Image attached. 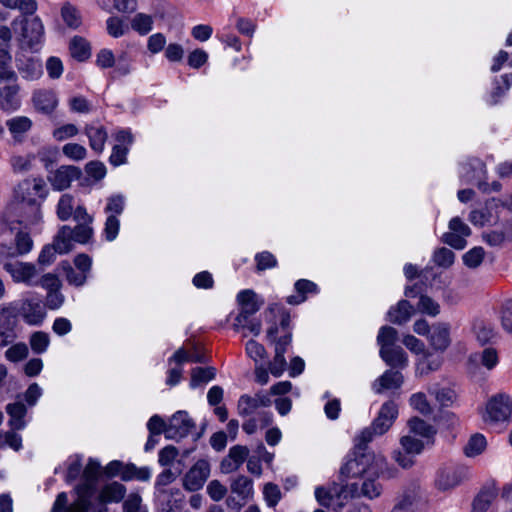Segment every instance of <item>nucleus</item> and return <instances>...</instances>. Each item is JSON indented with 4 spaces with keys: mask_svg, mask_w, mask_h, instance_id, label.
<instances>
[{
    "mask_svg": "<svg viewBox=\"0 0 512 512\" xmlns=\"http://www.w3.org/2000/svg\"><path fill=\"white\" fill-rule=\"evenodd\" d=\"M45 197V182L42 179H25L16 188L7 214L12 221L25 228L33 227L42 220L41 200Z\"/></svg>",
    "mask_w": 512,
    "mask_h": 512,
    "instance_id": "obj_1",
    "label": "nucleus"
},
{
    "mask_svg": "<svg viewBox=\"0 0 512 512\" xmlns=\"http://www.w3.org/2000/svg\"><path fill=\"white\" fill-rule=\"evenodd\" d=\"M361 483L351 482L341 486L340 490L335 488V492L339 497L344 499L365 497L375 499L382 493V486L375 478L363 477Z\"/></svg>",
    "mask_w": 512,
    "mask_h": 512,
    "instance_id": "obj_2",
    "label": "nucleus"
},
{
    "mask_svg": "<svg viewBox=\"0 0 512 512\" xmlns=\"http://www.w3.org/2000/svg\"><path fill=\"white\" fill-rule=\"evenodd\" d=\"M12 25L21 26L22 41L30 49H36L42 42L44 37V25L39 16L16 17L12 21Z\"/></svg>",
    "mask_w": 512,
    "mask_h": 512,
    "instance_id": "obj_3",
    "label": "nucleus"
},
{
    "mask_svg": "<svg viewBox=\"0 0 512 512\" xmlns=\"http://www.w3.org/2000/svg\"><path fill=\"white\" fill-rule=\"evenodd\" d=\"M512 413V402L509 396L497 394L490 398L486 404L483 419L485 422L497 423L506 421Z\"/></svg>",
    "mask_w": 512,
    "mask_h": 512,
    "instance_id": "obj_4",
    "label": "nucleus"
},
{
    "mask_svg": "<svg viewBox=\"0 0 512 512\" xmlns=\"http://www.w3.org/2000/svg\"><path fill=\"white\" fill-rule=\"evenodd\" d=\"M448 227L449 231L442 235L441 241L454 249H464L467 245L466 238L471 235L470 227L459 217H453Z\"/></svg>",
    "mask_w": 512,
    "mask_h": 512,
    "instance_id": "obj_5",
    "label": "nucleus"
},
{
    "mask_svg": "<svg viewBox=\"0 0 512 512\" xmlns=\"http://www.w3.org/2000/svg\"><path fill=\"white\" fill-rule=\"evenodd\" d=\"M210 475V465L206 460H198L185 474L183 487L191 492L201 489Z\"/></svg>",
    "mask_w": 512,
    "mask_h": 512,
    "instance_id": "obj_6",
    "label": "nucleus"
},
{
    "mask_svg": "<svg viewBox=\"0 0 512 512\" xmlns=\"http://www.w3.org/2000/svg\"><path fill=\"white\" fill-rule=\"evenodd\" d=\"M465 467H445L437 472L435 485L439 490L447 491L457 487L467 478Z\"/></svg>",
    "mask_w": 512,
    "mask_h": 512,
    "instance_id": "obj_7",
    "label": "nucleus"
},
{
    "mask_svg": "<svg viewBox=\"0 0 512 512\" xmlns=\"http://www.w3.org/2000/svg\"><path fill=\"white\" fill-rule=\"evenodd\" d=\"M195 423L186 411H177L169 419L166 430L167 439H178L186 437L194 428Z\"/></svg>",
    "mask_w": 512,
    "mask_h": 512,
    "instance_id": "obj_8",
    "label": "nucleus"
},
{
    "mask_svg": "<svg viewBox=\"0 0 512 512\" xmlns=\"http://www.w3.org/2000/svg\"><path fill=\"white\" fill-rule=\"evenodd\" d=\"M3 268L15 283H24L26 285H33V279L38 274L36 266L28 262H5Z\"/></svg>",
    "mask_w": 512,
    "mask_h": 512,
    "instance_id": "obj_9",
    "label": "nucleus"
},
{
    "mask_svg": "<svg viewBox=\"0 0 512 512\" xmlns=\"http://www.w3.org/2000/svg\"><path fill=\"white\" fill-rule=\"evenodd\" d=\"M365 461H367V465H365L364 477L375 478V477H386L393 478L396 475V469L389 468L386 462V459L380 455L372 452L364 453Z\"/></svg>",
    "mask_w": 512,
    "mask_h": 512,
    "instance_id": "obj_10",
    "label": "nucleus"
},
{
    "mask_svg": "<svg viewBox=\"0 0 512 512\" xmlns=\"http://www.w3.org/2000/svg\"><path fill=\"white\" fill-rule=\"evenodd\" d=\"M450 325L446 322H437L431 326L427 339L435 352L443 353L451 344Z\"/></svg>",
    "mask_w": 512,
    "mask_h": 512,
    "instance_id": "obj_11",
    "label": "nucleus"
},
{
    "mask_svg": "<svg viewBox=\"0 0 512 512\" xmlns=\"http://www.w3.org/2000/svg\"><path fill=\"white\" fill-rule=\"evenodd\" d=\"M19 311L25 322L30 325H39L46 316L41 300L32 297L22 300Z\"/></svg>",
    "mask_w": 512,
    "mask_h": 512,
    "instance_id": "obj_12",
    "label": "nucleus"
},
{
    "mask_svg": "<svg viewBox=\"0 0 512 512\" xmlns=\"http://www.w3.org/2000/svg\"><path fill=\"white\" fill-rule=\"evenodd\" d=\"M249 449L247 446L235 445L229 449L228 455L220 463V470L224 474L237 471L248 459Z\"/></svg>",
    "mask_w": 512,
    "mask_h": 512,
    "instance_id": "obj_13",
    "label": "nucleus"
},
{
    "mask_svg": "<svg viewBox=\"0 0 512 512\" xmlns=\"http://www.w3.org/2000/svg\"><path fill=\"white\" fill-rule=\"evenodd\" d=\"M17 69L20 76L26 81H37L43 75V64L35 56H23L17 59Z\"/></svg>",
    "mask_w": 512,
    "mask_h": 512,
    "instance_id": "obj_14",
    "label": "nucleus"
},
{
    "mask_svg": "<svg viewBox=\"0 0 512 512\" xmlns=\"http://www.w3.org/2000/svg\"><path fill=\"white\" fill-rule=\"evenodd\" d=\"M32 102L34 108L43 114H51L58 106L57 93L48 88H40L33 92Z\"/></svg>",
    "mask_w": 512,
    "mask_h": 512,
    "instance_id": "obj_15",
    "label": "nucleus"
},
{
    "mask_svg": "<svg viewBox=\"0 0 512 512\" xmlns=\"http://www.w3.org/2000/svg\"><path fill=\"white\" fill-rule=\"evenodd\" d=\"M271 399L268 394L257 393L254 396L242 395L237 404V410L240 416H250L260 407H268Z\"/></svg>",
    "mask_w": 512,
    "mask_h": 512,
    "instance_id": "obj_16",
    "label": "nucleus"
},
{
    "mask_svg": "<svg viewBox=\"0 0 512 512\" xmlns=\"http://www.w3.org/2000/svg\"><path fill=\"white\" fill-rule=\"evenodd\" d=\"M482 240L490 247H501L512 237V224L504 222L482 233Z\"/></svg>",
    "mask_w": 512,
    "mask_h": 512,
    "instance_id": "obj_17",
    "label": "nucleus"
},
{
    "mask_svg": "<svg viewBox=\"0 0 512 512\" xmlns=\"http://www.w3.org/2000/svg\"><path fill=\"white\" fill-rule=\"evenodd\" d=\"M398 414L397 406L394 402H386L381 407L378 417L372 423L374 434H384L393 424Z\"/></svg>",
    "mask_w": 512,
    "mask_h": 512,
    "instance_id": "obj_18",
    "label": "nucleus"
},
{
    "mask_svg": "<svg viewBox=\"0 0 512 512\" xmlns=\"http://www.w3.org/2000/svg\"><path fill=\"white\" fill-rule=\"evenodd\" d=\"M237 298L241 304V311L236 317V322H247L248 318L260 309L257 296L252 290H244L238 294Z\"/></svg>",
    "mask_w": 512,
    "mask_h": 512,
    "instance_id": "obj_19",
    "label": "nucleus"
},
{
    "mask_svg": "<svg viewBox=\"0 0 512 512\" xmlns=\"http://www.w3.org/2000/svg\"><path fill=\"white\" fill-rule=\"evenodd\" d=\"M14 243V248L2 246L0 255L7 257L25 255L30 252L33 247V240L30 237V234L21 230L16 233Z\"/></svg>",
    "mask_w": 512,
    "mask_h": 512,
    "instance_id": "obj_20",
    "label": "nucleus"
},
{
    "mask_svg": "<svg viewBox=\"0 0 512 512\" xmlns=\"http://www.w3.org/2000/svg\"><path fill=\"white\" fill-rule=\"evenodd\" d=\"M80 175V170L72 165H65L58 168L53 175L49 177L52 186L58 190L68 188L74 179Z\"/></svg>",
    "mask_w": 512,
    "mask_h": 512,
    "instance_id": "obj_21",
    "label": "nucleus"
},
{
    "mask_svg": "<svg viewBox=\"0 0 512 512\" xmlns=\"http://www.w3.org/2000/svg\"><path fill=\"white\" fill-rule=\"evenodd\" d=\"M402 383L403 375L399 371L387 370L374 381L372 388L377 394H381L385 390L398 389Z\"/></svg>",
    "mask_w": 512,
    "mask_h": 512,
    "instance_id": "obj_22",
    "label": "nucleus"
},
{
    "mask_svg": "<svg viewBox=\"0 0 512 512\" xmlns=\"http://www.w3.org/2000/svg\"><path fill=\"white\" fill-rule=\"evenodd\" d=\"M20 87L18 84L6 85L0 87V109L3 111H15L20 105L18 97Z\"/></svg>",
    "mask_w": 512,
    "mask_h": 512,
    "instance_id": "obj_23",
    "label": "nucleus"
},
{
    "mask_svg": "<svg viewBox=\"0 0 512 512\" xmlns=\"http://www.w3.org/2000/svg\"><path fill=\"white\" fill-rule=\"evenodd\" d=\"M125 494L126 487L123 484L114 481L102 487L98 495V499L101 504L112 502L118 503L123 500Z\"/></svg>",
    "mask_w": 512,
    "mask_h": 512,
    "instance_id": "obj_24",
    "label": "nucleus"
},
{
    "mask_svg": "<svg viewBox=\"0 0 512 512\" xmlns=\"http://www.w3.org/2000/svg\"><path fill=\"white\" fill-rule=\"evenodd\" d=\"M414 313V308L407 300H401L398 304L391 308L388 312L389 321L402 325L406 323Z\"/></svg>",
    "mask_w": 512,
    "mask_h": 512,
    "instance_id": "obj_25",
    "label": "nucleus"
},
{
    "mask_svg": "<svg viewBox=\"0 0 512 512\" xmlns=\"http://www.w3.org/2000/svg\"><path fill=\"white\" fill-rule=\"evenodd\" d=\"M6 412L10 416L9 426L13 430H21L25 427L24 417L27 413L26 406L22 402L10 403L6 406Z\"/></svg>",
    "mask_w": 512,
    "mask_h": 512,
    "instance_id": "obj_26",
    "label": "nucleus"
},
{
    "mask_svg": "<svg viewBox=\"0 0 512 512\" xmlns=\"http://www.w3.org/2000/svg\"><path fill=\"white\" fill-rule=\"evenodd\" d=\"M381 358L391 367L403 368L407 365V356L400 346L380 350Z\"/></svg>",
    "mask_w": 512,
    "mask_h": 512,
    "instance_id": "obj_27",
    "label": "nucleus"
},
{
    "mask_svg": "<svg viewBox=\"0 0 512 512\" xmlns=\"http://www.w3.org/2000/svg\"><path fill=\"white\" fill-rule=\"evenodd\" d=\"M230 489L246 501L253 496V481L245 475H238L231 481Z\"/></svg>",
    "mask_w": 512,
    "mask_h": 512,
    "instance_id": "obj_28",
    "label": "nucleus"
},
{
    "mask_svg": "<svg viewBox=\"0 0 512 512\" xmlns=\"http://www.w3.org/2000/svg\"><path fill=\"white\" fill-rule=\"evenodd\" d=\"M367 461H365L364 453L356 456L353 459L348 460L340 470L342 476L345 477H364V467Z\"/></svg>",
    "mask_w": 512,
    "mask_h": 512,
    "instance_id": "obj_29",
    "label": "nucleus"
},
{
    "mask_svg": "<svg viewBox=\"0 0 512 512\" xmlns=\"http://www.w3.org/2000/svg\"><path fill=\"white\" fill-rule=\"evenodd\" d=\"M61 18L65 25L71 29H77L82 24L80 10L69 2L63 4L61 8Z\"/></svg>",
    "mask_w": 512,
    "mask_h": 512,
    "instance_id": "obj_30",
    "label": "nucleus"
},
{
    "mask_svg": "<svg viewBox=\"0 0 512 512\" xmlns=\"http://www.w3.org/2000/svg\"><path fill=\"white\" fill-rule=\"evenodd\" d=\"M116 139L118 143L113 147L109 160H125L128 153L127 144L132 143V135L129 131L122 130L117 133Z\"/></svg>",
    "mask_w": 512,
    "mask_h": 512,
    "instance_id": "obj_31",
    "label": "nucleus"
},
{
    "mask_svg": "<svg viewBox=\"0 0 512 512\" xmlns=\"http://www.w3.org/2000/svg\"><path fill=\"white\" fill-rule=\"evenodd\" d=\"M97 4L106 11L112 8L121 13H132L137 9L138 0H96Z\"/></svg>",
    "mask_w": 512,
    "mask_h": 512,
    "instance_id": "obj_32",
    "label": "nucleus"
},
{
    "mask_svg": "<svg viewBox=\"0 0 512 512\" xmlns=\"http://www.w3.org/2000/svg\"><path fill=\"white\" fill-rule=\"evenodd\" d=\"M497 496L494 487L483 488L473 502V512H486Z\"/></svg>",
    "mask_w": 512,
    "mask_h": 512,
    "instance_id": "obj_33",
    "label": "nucleus"
},
{
    "mask_svg": "<svg viewBox=\"0 0 512 512\" xmlns=\"http://www.w3.org/2000/svg\"><path fill=\"white\" fill-rule=\"evenodd\" d=\"M72 228L63 226L56 235L53 246L59 254L68 253L73 248Z\"/></svg>",
    "mask_w": 512,
    "mask_h": 512,
    "instance_id": "obj_34",
    "label": "nucleus"
},
{
    "mask_svg": "<svg viewBox=\"0 0 512 512\" xmlns=\"http://www.w3.org/2000/svg\"><path fill=\"white\" fill-rule=\"evenodd\" d=\"M86 135L90 140V146L93 150L101 152L104 149L107 133L102 126H87Z\"/></svg>",
    "mask_w": 512,
    "mask_h": 512,
    "instance_id": "obj_35",
    "label": "nucleus"
},
{
    "mask_svg": "<svg viewBox=\"0 0 512 512\" xmlns=\"http://www.w3.org/2000/svg\"><path fill=\"white\" fill-rule=\"evenodd\" d=\"M272 423V415L268 412H260L256 416L250 417L246 420L242 429L249 435L254 434L258 427L261 428L269 426Z\"/></svg>",
    "mask_w": 512,
    "mask_h": 512,
    "instance_id": "obj_36",
    "label": "nucleus"
},
{
    "mask_svg": "<svg viewBox=\"0 0 512 512\" xmlns=\"http://www.w3.org/2000/svg\"><path fill=\"white\" fill-rule=\"evenodd\" d=\"M154 18L146 13H137L131 19V27L140 35H147L153 29Z\"/></svg>",
    "mask_w": 512,
    "mask_h": 512,
    "instance_id": "obj_37",
    "label": "nucleus"
},
{
    "mask_svg": "<svg viewBox=\"0 0 512 512\" xmlns=\"http://www.w3.org/2000/svg\"><path fill=\"white\" fill-rule=\"evenodd\" d=\"M150 477L151 471L148 467H137L132 463L124 465V470L122 473L123 481H131L133 479L139 481H148Z\"/></svg>",
    "mask_w": 512,
    "mask_h": 512,
    "instance_id": "obj_38",
    "label": "nucleus"
},
{
    "mask_svg": "<svg viewBox=\"0 0 512 512\" xmlns=\"http://www.w3.org/2000/svg\"><path fill=\"white\" fill-rule=\"evenodd\" d=\"M7 126L14 138L22 136L32 127V121L26 116H17L7 121Z\"/></svg>",
    "mask_w": 512,
    "mask_h": 512,
    "instance_id": "obj_39",
    "label": "nucleus"
},
{
    "mask_svg": "<svg viewBox=\"0 0 512 512\" xmlns=\"http://www.w3.org/2000/svg\"><path fill=\"white\" fill-rule=\"evenodd\" d=\"M70 52L73 58L84 61L90 56V45L84 38L75 36L70 42Z\"/></svg>",
    "mask_w": 512,
    "mask_h": 512,
    "instance_id": "obj_40",
    "label": "nucleus"
},
{
    "mask_svg": "<svg viewBox=\"0 0 512 512\" xmlns=\"http://www.w3.org/2000/svg\"><path fill=\"white\" fill-rule=\"evenodd\" d=\"M441 407H451L457 400V393L450 387H441L430 390Z\"/></svg>",
    "mask_w": 512,
    "mask_h": 512,
    "instance_id": "obj_41",
    "label": "nucleus"
},
{
    "mask_svg": "<svg viewBox=\"0 0 512 512\" xmlns=\"http://www.w3.org/2000/svg\"><path fill=\"white\" fill-rule=\"evenodd\" d=\"M398 339V332L391 326H383L377 336V342L380 345V350H384L393 346Z\"/></svg>",
    "mask_w": 512,
    "mask_h": 512,
    "instance_id": "obj_42",
    "label": "nucleus"
},
{
    "mask_svg": "<svg viewBox=\"0 0 512 512\" xmlns=\"http://www.w3.org/2000/svg\"><path fill=\"white\" fill-rule=\"evenodd\" d=\"M216 370L213 367H196L191 372V387L195 388L201 383L214 379Z\"/></svg>",
    "mask_w": 512,
    "mask_h": 512,
    "instance_id": "obj_43",
    "label": "nucleus"
},
{
    "mask_svg": "<svg viewBox=\"0 0 512 512\" xmlns=\"http://www.w3.org/2000/svg\"><path fill=\"white\" fill-rule=\"evenodd\" d=\"M335 488L337 490H340L341 487L334 484L331 488L326 489L324 487H318L315 490V496L317 501L322 506L330 507L332 505V502L336 498L337 500L344 499V497H339L338 494L335 492Z\"/></svg>",
    "mask_w": 512,
    "mask_h": 512,
    "instance_id": "obj_44",
    "label": "nucleus"
},
{
    "mask_svg": "<svg viewBox=\"0 0 512 512\" xmlns=\"http://www.w3.org/2000/svg\"><path fill=\"white\" fill-rule=\"evenodd\" d=\"M487 442L483 435L475 434L470 437L468 443L464 447V453L468 457L480 455L486 448Z\"/></svg>",
    "mask_w": 512,
    "mask_h": 512,
    "instance_id": "obj_45",
    "label": "nucleus"
},
{
    "mask_svg": "<svg viewBox=\"0 0 512 512\" xmlns=\"http://www.w3.org/2000/svg\"><path fill=\"white\" fill-rule=\"evenodd\" d=\"M500 325L509 335H512V298L503 302L499 311Z\"/></svg>",
    "mask_w": 512,
    "mask_h": 512,
    "instance_id": "obj_46",
    "label": "nucleus"
},
{
    "mask_svg": "<svg viewBox=\"0 0 512 512\" xmlns=\"http://www.w3.org/2000/svg\"><path fill=\"white\" fill-rule=\"evenodd\" d=\"M484 257V249L482 247H474L463 255L462 260L468 268L476 269L482 264Z\"/></svg>",
    "mask_w": 512,
    "mask_h": 512,
    "instance_id": "obj_47",
    "label": "nucleus"
},
{
    "mask_svg": "<svg viewBox=\"0 0 512 512\" xmlns=\"http://www.w3.org/2000/svg\"><path fill=\"white\" fill-rule=\"evenodd\" d=\"M410 431L422 437L429 438L435 434L433 427L424 420L413 417L408 421Z\"/></svg>",
    "mask_w": 512,
    "mask_h": 512,
    "instance_id": "obj_48",
    "label": "nucleus"
},
{
    "mask_svg": "<svg viewBox=\"0 0 512 512\" xmlns=\"http://www.w3.org/2000/svg\"><path fill=\"white\" fill-rule=\"evenodd\" d=\"M410 405L424 416L430 415L433 409L423 392H418L410 397Z\"/></svg>",
    "mask_w": 512,
    "mask_h": 512,
    "instance_id": "obj_49",
    "label": "nucleus"
},
{
    "mask_svg": "<svg viewBox=\"0 0 512 512\" xmlns=\"http://www.w3.org/2000/svg\"><path fill=\"white\" fill-rule=\"evenodd\" d=\"M455 260V254L452 250L441 247L434 251L433 261L434 263L442 268H449Z\"/></svg>",
    "mask_w": 512,
    "mask_h": 512,
    "instance_id": "obj_50",
    "label": "nucleus"
},
{
    "mask_svg": "<svg viewBox=\"0 0 512 512\" xmlns=\"http://www.w3.org/2000/svg\"><path fill=\"white\" fill-rule=\"evenodd\" d=\"M418 311L432 317H436L440 313V305L427 295H421L418 305Z\"/></svg>",
    "mask_w": 512,
    "mask_h": 512,
    "instance_id": "obj_51",
    "label": "nucleus"
},
{
    "mask_svg": "<svg viewBox=\"0 0 512 512\" xmlns=\"http://www.w3.org/2000/svg\"><path fill=\"white\" fill-rule=\"evenodd\" d=\"M476 338L481 345L492 343L497 338L494 327L487 324H479L476 327Z\"/></svg>",
    "mask_w": 512,
    "mask_h": 512,
    "instance_id": "obj_52",
    "label": "nucleus"
},
{
    "mask_svg": "<svg viewBox=\"0 0 512 512\" xmlns=\"http://www.w3.org/2000/svg\"><path fill=\"white\" fill-rule=\"evenodd\" d=\"M9 446L15 451H19L22 448V438L18 435L15 430L0 432V447Z\"/></svg>",
    "mask_w": 512,
    "mask_h": 512,
    "instance_id": "obj_53",
    "label": "nucleus"
},
{
    "mask_svg": "<svg viewBox=\"0 0 512 512\" xmlns=\"http://www.w3.org/2000/svg\"><path fill=\"white\" fill-rule=\"evenodd\" d=\"M49 336L47 333L42 331L34 332L30 337V346L31 349L37 353L41 354L46 351L49 345Z\"/></svg>",
    "mask_w": 512,
    "mask_h": 512,
    "instance_id": "obj_54",
    "label": "nucleus"
},
{
    "mask_svg": "<svg viewBox=\"0 0 512 512\" xmlns=\"http://www.w3.org/2000/svg\"><path fill=\"white\" fill-rule=\"evenodd\" d=\"M65 274L67 281L75 286H82L86 282L87 275L82 272H76L74 268L67 262H63L61 264Z\"/></svg>",
    "mask_w": 512,
    "mask_h": 512,
    "instance_id": "obj_55",
    "label": "nucleus"
},
{
    "mask_svg": "<svg viewBox=\"0 0 512 512\" xmlns=\"http://www.w3.org/2000/svg\"><path fill=\"white\" fill-rule=\"evenodd\" d=\"M284 354L285 353H283L282 348L279 347L278 349H275V356L273 361L269 364V370L275 377H279L286 369L287 363L284 358Z\"/></svg>",
    "mask_w": 512,
    "mask_h": 512,
    "instance_id": "obj_56",
    "label": "nucleus"
},
{
    "mask_svg": "<svg viewBox=\"0 0 512 512\" xmlns=\"http://www.w3.org/2000/svg\"><path fill=\"white\" fill-rule=\"evenodd\" d=\"M469 221L474 226L483 227L491 221V212L488 205L484 209H474L469 214Z\"/></svg>",
    "mask_w": 512,
    "mask_h": 512,
    "instance_id": "obj_57",
    "label": "nucleus"
},
{
    "mask_svg": "<svg viewBox=\"0 0 512 512\" xmlns=\"http://www.w3.org/2000/svg\"><path fill=\"white\" fill-rule=\"evenodd\" d=\"M28 356V347L24 343H17L5 352V357L11 362H18Z\"/></svg>",
    "mask_w": 512,
    "mask_h": 512,
    "instance_id": "obj_58",
    "label": "nucleus"
},
{
    "mask_svg": "<svg viewBox=\"0 0 512 512\" xmlns=\"http://www.w3.org/2000/svg\"><path fill=\"white\" fill-rule=\"evenodd\" d=\"M246 353L256 363L264 360L267 356L264 346L255 340H249L246 343Z\"/></svg>",
    "mask_w": 512,
    "mask_h": 512,
    "instance_id": "obj_59",
    "label": "nucleus"
},
{
    "mask_svg": "<svg viewBox=\"0 0 512 512\" xmlns=\"http://www.w3.org/2000/svg\"><path fill=\"white\" fill-rule=\"evenodd\" d=\"M125 198L123 195H113L107 199L105 212L110 215H120L124 210Z\"/></svg>",
    "mask_w": 512,
    "mask_h": 512,
    "instance_id": "obj_60",
    "label": "nucleus"
},
{
    "mask_svg": "<svg viewBox=\"0 0 512 512\" xmlns=\"http://www.w3.org/2000/svg\"><path fill=\"white\" fill-rule=\"evenodd\" d=\"M90 225L91 224H78L72 229L73 241L82 244L87 243L93 235V228Z\"/></svg>",
    "mask_w": 512,
    "mask_h": 512,
    "instance_id": "obj_61",
    "label": "nucleus"
},
{
    "mask_svg": "<svg viewBox=\"0 0 512 512\" xmlns=\"http://www.w3.org/2000/svg\"><path fill=\"white\" fill-rule=\"evenodd\" d=\"M264 499L269 507H274L277 505L279 500L281 499V492L277 485L273 483L265 484L263 488Z\"/></svg>",
    "mask_w": 512,
    "mask_h": 512,
    "instance_id": "obj_62",
    "label": "nucleus"
},
{
    "mask_svg": "<svg viewBox=\"0 0 512 512\" xmlns=\"http://www.w3.org/2000/svg\"><path fill=\"white\" fill-rule=\"evenodd\" d=\"M179 455V450L173 446L168 445L159 451L158 462L161 466H170Z\"/></svg>",
    "mask_w": 512,
    "mask_h": 512,
    "instance_id": "obj_63",
    "label": "nucleus"
},
{
    "mask_svg": "<svg viewBox=\"0 0 512 512\" xmlns=\"http://www.w3.org/2000/svg\"><path fill=\"white\" fill-rule=\"evenodd\" d=\"M142 499L140 495L136 493H132L128 496V498L123 503L124 512H147L142 507Z\"/></svg>",
    "mask_w": 512,
    "mask_h": 512,
    "instance_id": "obj_64",
    "label": "nucleus"
}]
</instances>
